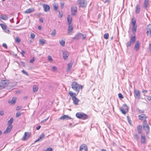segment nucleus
Segmentation results:
<instances>
[{
    "instance_id": "f8f14e48",
    "label": "nucleus",
    "mask_w": 151,
    "mask_h": 151,
    "mask_svg": "<svg viewBox=\"0 0 151 151\" xmlns=\"http://www.w3.org/2000/svg\"><path fill=\"white\" fill-rule=\"evenodd\" d=\"M146 33L148 36H151V25L149 24L147 26L146 28Z\"/></svg>"
},
{
    "instance_id": "aec40b11",
    "label": "nucleus",
    "mask_w": 151,
    "mask_h": 151,
    "mask_svg": "<svg viewBox=\"0 0 151 151\" xmlns=\"http://www.w3.org/2000/svg\"><path fill=\"white\" fill-rule=\"evenodd\" d=\"M72 118L68 116V115H65L63 116H61L60 118V119H63V120L71 119Z\"/></svg>"
},
{
    "instance_id": "8fccbe9b",
    "label": "nucleus",
    "mask_w": 151,
    "mask_h": 151,
    "mask_svg": "<svg viewBox=\"0 0 151 151\" xmlns=\"http://www.w3.org/2000/svg\"><path fill=\"white\" fill-rule=\"evenodd\" d=\"M22 72L24 74H26L27 76H28V73H27V72H26L25 70H23L22 71Z\"/></svg>"
},
{
    "instance_id": "a878e982",
    "label": "nucleus",
    "mask_w": 151,
    "mask_h": 151,
    "mask_svg": "<svg viewBox=\"0 0 151 151\" xmlns=\"http://www.w3.org/2000/svg\"><path fill=\"white\" fill-rule=\"evenodd\" d=\"M135 13L136 14H139L140 11V7L139 5L137 4L135 7Z\"/></svg>"
},
{
    "instance_id": "c9c22d12",
    "label": "nucleus",
    "mask_w": 151,
    "mask_h": 151,
    "mask_svg": "<svg viewBox=\"0 0 151 151\" xmlns=\"http://www.w3.org/2000/svg\"><path fill=\"white\" fill-rule=\"evenodd\" d=\"M8 18V17L6 15H4L3 16L1 15V19L4 20H6Z\"/></svg>"
},
{
    "instance_id": "e2e57ef3",
    "label": "nucleus",
    "mask_w": 151,
    "mask_h": 151,
    "mask_svg": "<svg viewBox=\"0 0 151 151\" xmlns=\"http://www.w3.org/2000/svg\"><path fill=\"white\" fill-rule=\"evenodd\" d=\"M39 20L40 22L42 23H43L44 22V20L42 18H40L39 19Z\"/></svg>"
},
{
    "instance_id": "7c9ffc66",
    "label": "nucleus",
    "mask_w": 151,
    "mask_h": 151,
    "mask_svg": "<svg viewBox=\"0 0 151 151\" xmlns=\"http://www.w3.org/2000/svg\"><path fill=\"white\" fill-rule=\"evenodd\" d=\"M134 93L135 95L137 96L138 98H139L140 96V92L138 90H134Z\"/></svg>"
},
{
    "instance_id": "680f3d73",
    "label": "nucleus",
    "mask_w": 151,
    "mask_h": 151,
    "mask_svg": "<svg viewBox=\"0 0 151 151\" xmlns=\"http://www.w3.org/2000/svg\"><path fill=\"white\" fill-rule=\"evenodd\" d=\"M40 127L41 126L40 125H38L36 127V129L37 130H38L40 129Z\"/></svg>"
},
{
    "instance_id": "c756f323",
    "label": "nucleus",
    "mask_w": 151,
    "mask_h": 151,
    "mask_svg": "<svg viewBox=\"0 0 151 151\" xmlns=\"http://www.w3.org/2000/svg\"><path fill=\"white\" fill-rule=\"evenodd\" d=\"M14 121V119L13 117H11L10 120L8 122L7 124L8 125H12V124L13 122Z\"/></svg>"
},
{
    "instance_id": "79ce46f5",
    "label": "nucleus",
    "mask_w": 151,
    "mask_h": 151,
    "mask_svg": "<svg viewBox=\"0 0 151 151\" xmlns=\"http://www.w3.org/2000/svg\"><path fill=\"white\" fill-rule=\"evenodd\" d=\"M22 114V113L21 112L19 111H18L17 112L16 116L17 117H19L20 116L21 114Z\"/></svg>"
},
{
    "instance_id": "864d4df0",
    "label": "nucleus",
    "mask_w": 151,
    "mask_h": 151,
    "mask_svg": "<svg viewBox=\"0 0 151 151\" xmlns=\"http://www.w3.org/2000/svg\"><path fill=\"white\" fill-rule=\"evenodd\" d=\"M35 60V59H34V58H33L30 60L29 62L30 63H32Z\"/></svg>"
},
{
    "instance_id": "603ef678",
    "label": "nucleus",
    "mask_w": 151,
    "mask_h": 151,
    "mask_svg": "<svg viewBox=\"0 0 151 151\" xmlns=\"http://www.w3.org/2000/svg\"><path fill=\"white\" fill-rule=\"evenodd\" d=\"M127 119L129 123L130 124L131 123V122L130 121V119L129 117L128 116H127Z\"/></svg>"
},
{
    "instance_id": "b1692460",
    "label": "nucleus",
    "mask_w": 151,
    "mask_h": 151,
    "mask_svg": "<svg viewBox=\"0 0 151 151\" xmlns=\"http://www.w3.org/2000/svg\"><path fill=\"white\" fill-rule=\"evenodd\" d=\"M45 136V135L44 133H42L40 136L35 141V142H36L38 141L42 140V139L44 138Z\"/></svg>"
},
{
    "instance_id": "09e8293b",
    "label": "nucleus",
    "mask_w": 151,
    "mask_h": 151,
    "mask_svg": "<svg viewBox=\"0 0 151 151\" xmlns=\"http://www.w3.org/2000/svg\"><path fill=\"white\" fill-rule=\"evenodd\" d=\"M138 111L140 113H144L145 112V111L144 110H141L139 109H137Z\"/></svg>"
},
{
    "instance_id": "4c0bfd02",
    "label": "nucleus",
    "mask_w": 151,
    "mask_h": 151,
    "mask_svg": "<svg viewBox=\"0 0 151 151\" xmlns=\"http://www.w3.org/2000/svg\"><path fill=\"white\" fill-rule=\"evenodd\" d=\"M0 25L3 29L4 30L6 29V28H7L6 26L3 24H0Z\"/></svg>"
},
{
    "instance_id": "dca6fc26",
    "label": "nucleus",
    "mask_w": 151,
    "mask_h": 151,
    "mask_svg": "<svg viewBox=\"0 0 151 151\" xmlns=\"http://www.w3.org/2000/svg\"><path fill=\"white\" fill-rule=\"evenodd\" d=\"M12 127L13 126L12 125H8L7 127L6 128V130L4 131V134H6L9 133L12 129Z\"/></svg>"
},
{
    "instance_id": "774afa93",
    "label": "nucleus",
    "mask_w": 151,
    "mask_h": 151,
    "mask_svg": "<svg viewBox=\"0 0 151 151\" xmlns=\"http://www.w3.org/2000/svg\"><path fill=\"white\" fill-rule=\"evenodd\" d=\"M21 109V108L20 106H17V107L16 109L17 110H20Z\"/></svg>"
},
{
    "instance_id": "e433bc0d",
    "label": "nucleus",
    "mask_w": 151,
    "mask_h": 151,
    "mask_svg": "<svg viewBox=\"0 0 151 151\" xmlns=\"http://www.w3.org/2000/svg\"><path fill=\"white\" fill-rule=\"evenodd\" d=\"M59 42L62 46H64L65 45V41L63 40H59Z\"/></svg>"
},
{
    "instance_id": "20e7f679",
    "label": "nucleus",
    "mask_w": 151,
    "mask_h": 151,
    "mask_svg": "<svg viewBox=\"0 0 151 151\" xmlns=\"http://www.w3.org/2000/svg\"><path fill=\"white\" fill-rule=\"evenodd\" d=\"M136 20L132 18V24L133 26V27L132 29V31L134 34L136 32L137 28V26L136 24Z\"/></svg>"
},
{
    "instance_id": "58836bf2",
    "label": "nucleus",
    "mask_w": 151,
    "mask_h": 151,
    "mask_svg": "<svg viewBox=\"0 0 151 151\" xmlns=\"http://www.w3.org/2000/svg\"><path fill=\"white\" fill-rule=\"evenodd\" d=\"M56 34V31L55 29H54L52 31V32L51 33V35L52 36L54 37L55 36Z\"/></svg>"
},
{
    "instance_id": "a18cd8bd",
    "label": "nucleus",
    "mask_w": 151,
    "mask_h": 151,
    "mask_svg": "<svg viewBox=\"0 0 151 151\" xmlns=\"http://www.w3.org/2000/svg\"><path fill=\"white\" fill-rule=\"evenodd\" d=\"M15 41L17 42H19L20 41V38L18 37H17L15 39Z\"/></svg>"
},
{
    "instance_id": "1a4fd4ad",
    "label": "nucleus",
    "mask_w": 151,
    "mask_h": 151,
    "mask_svg": "<svg viewBox=\"0 0 151 151\" xmlns=\"http://www.w3.org/2000/svg\"><path fill=\"white\" fill-rule=\"evenodd\" d=\"M119 109L123 114H125L126 113V111L128 110V108L127 105L124 104L123 105L122 107L119 108Z\"/></svg>"
},
{
    "instance_id": "bf43d9fd",
    "label": "nucleus",
    "mask_w": 151,
    "mask_h": 151,
    "mask_svg": "<svg viewBox=\"0 0 151 151\" xmlns=\"http://www.w3.org/2000/svg\"><path fill=\"white\" fill-rule=\"evenodd\" d=\"M52 70L53 71H55L57 70V68L55 66H53L52 68Z\"/></svg>"
},
{
    "instance_id": "4be33fe9",
    "label": "nucleus",
    "mask_w": 151,
    "mask_h": 151,
    "mask_svg": "<svg viewBox=\"0 0 151 151\" xmlns=\"http://www.w3.org/2000/svg\"><path fill=\"white\" fill-rule=\"evenodd\" d=\"M35 11L34 8H29L24 12L25 14H29Z\"/></svg>"
},
{
    "instance_id": "6e6d98bb",
    "label": "nucleus",
    "mask_w": 151,
    "mask_h": 151,
    "mask_svg": "<svg viewBox=\"0 0 151 151\" xmlns=\"http://www.w3.org/2000/svg\"><path fill=\"white\" fill-rule=\"evenodd\" d=\"M147 99L149 100L150 101L151 100V96H146Z\"/></svg>"
},
{
    "instance_id": "cd10ccee",
    "label": "nucleus",
    "mask_w": 151,
    "mask_h": 151,
    "mask_svg": "<svg viewBox=\"0 0 151 151\" xmlns=\"http://www.w3.org/2000/svg\"><path fill=\"white\" fill-rule=\"evenodd\" d=\"M46 42V40L43 39H40L39 40V44L42 45H44Z\"/></svg>"
},
{
    "instance_id": "393cba45",
    "label": "nucleus",
    "mask_w": 151,
    "mask_h": 151,
    "mask_svg": "<svg viewBox=\"0 0 151 151\" xmlns=\"http://www.w3.org/2000/svg\"><path fill=\"white\" fill-rule=\"evenodd\" d=\"M130 40L132 43H134L136 40V37L135 34H134V36L131 35V36Z\"/></svg>"
},
{
    "instance_id": "72a5a7b5",
    "label": "nucleus",
    "mask_w": 151,
    "mask_h": 151,
    "mask_svg": "<svg viewBox=\"0 0 151 151\" xmlns=\"http://www.w3.org/2000/svg\"><path fill=\"white\" fill-rule=\"evenodd\" d=\"M53 9L54 10L56 11L58 9V4L56 3H54L53 4Z\"/></svg>"
},
{
    "instance_id": "3c124183",
    "label": "nucleus",
    "mask_w": 151,
    "mask_h": 151,
    "mask_svg": "<svg viewBox=\"0 0 151 151\" xmlns=\"http://www.w3.org/2000/svg\"><path fill=\"white\" fill-rule=\"evenodd\" d=\"M52 149L51 148H47L45 151H52Z\"/></svg>"
},
{
    "instance_id": "f257e3e1",
    "label": "nucleus",
    "mask_w": 151,
    "mask_h": 151,
    "mask_svg": "<svg viewBox=\"0 0 151 151\" xmlns=\"http://www.w3.org/2000/svg\"><path fill=\"white\" fill-rule=\"evenodd\" d=\"M71 86L72 89L76 92L77 94L79 92L80 89L82 90L83 88V86L80 85L76 81L73 82L71 84Z\"/></svg>"
},
{
    "instance_id": "a211bd4d",
    "label": "nucleus",
    "mask_w": 151,
    "mask_h": 151,
    "mask_svg": "<svg viewBox=\"0 0 151 151\" xmlns=\"http://www.w3.org/2000/svg\"><path fill=\"white\" fill-rule=\"evenodd\" d=\"M140 47V42L139 41H137L134 46V49L136 51H138Z\"/></svg>"
},
{
    "instance_id": "de8ad7c7",
    "label": "nucleus",
    "mask_w": 151,
    "mask_h": 151,
    "mask_svg": "<svg viewBox=\"0 0 151 151\" xmlns=\"http://www.w3.org/2000/svg\"><path fill=\"white\" fill-rule=\"evenodd\" d=\"M5 32L9 34L10 32V31L9 29H7V28H6V29L4 30Z\"/></svg>"
},
{
    "instance_id": "052dcab7",
    "label": "nucleus",
    "mask_w": 151,
    "mask_h": 151,
    "mask_svg": "<svg viewBox=\"0 0 151 151\" xmlns=\"http://www.w3.org/2000/svg\"><path fill=\"white\" fill-rule=\"evenodd\" d=\"M4 114V111H0V115L1 116H3Z\"/></svg>"
},
{
    "instance_id": "f704fd0d",
    "label": "nucleus",
    "mask_w": 151,
    "mask_h": 151,
    "mask_svg": "<svg viewBox=\"0 0 151 151\" xmlns=\"http://www.w3.org/2000/svg\"><path fill=\"white\" fill-rule=\"evenodd\" d=\"M38 89V87L36 85H34L33 87V91L34 92H36Z\"/></svg>"
},
{
    "instance_id": "a19ab883",
    "label": "nucleus",
    "mask_w": 151,
    "mask_h": 151,
    "mask_svg": "<svg viewBox=\"0 0 151 151\" xmlns=\"http://www.w3.org/2000/svg\"><path fill=\"white\" fill-rule=\"evenodd\" d=\"M109 34L108 33H105L104 36V38L106 39H107L108 38Z\"/></svg>"
},
{
    "instance_id": "9b49d317",
    "label": "nucleus",
    "mask_w": 151,
    "mask_h": 151,
    "mask_svg": "<svg viewBox=\"0 0 151 151\" xmlns=\"http://www.w3.org/2000/svg\"><path fill=\"white\" fill-rule=\"evenodd\" d=\"M138 117L140 120H144L143 123L147 122V121L146 120V116L145 114H142L140 115H139L138 116Z\"/></svg>"
},
{
    "instance_id": "c03bdc74",
    "label": "nucleus",
    "mask_w": 151,
    "mask_h": 151,
    "mask_svg": "<svg viewBox=\"0 0 151 151\" xmlns=\"http://www.w3.org/2000/svg\"><path fill=\"white\" fill-rule=\"evenodd\" d=\"M118 97L120 99H123L124 98L123 96L122 95V93H119L118 94Z\"/></svg>"
},
{
    "instance_id": "2f4dec72",
    "label": "nucleus",
    "mask_w": 151,
    "mask_h": 151,
    "mask_svg": "<svg viewBox=\"0 0 151 151\" xmlns=\"http://www.w3.org/2000/svg\"><path fill=\"white\" fill-rule=\"evenodd\" d=\"M149 0H145L144 4V6L146 9L148 7V5Z\"/></svg>"
},
{
    "instance_id": "2eb2a0df",
    "label": "nucleus",
    "mask_w": 151,
    "mask_h": 151,
    "mask_svg": "<svg viewBox=\"0 0 151 151\" xmlns=\"http://www.w3.org/2000/svg\"><path fill=\"white\" fill-rule=\"evenodd\" d=\"M80 151H88L87 146L85 144H83L80 147Z\"/></svg>"
},
{
    "instance_id": "ea45409f",
    "label": "nucleus",
    "mask_w": 151,
    "mask_h": 151,
    "mask_svg": "<svg viewBox=\"0 0 151 151\" xmlns=\"http://www.w3.org/2000/svg\"><path fill=\"white\" fill-rule=\"evenodd\" d=\"M132 43V42L130 41H128L126 44L127 47H130L131 46Z\"/></svg>"
},
{
    "instance_id": "49530a36",
    "label": "nucleus",
    "mask_w": 151,
    "mask_h": 151,
    "mask_svg": "<svg viewBox=\"0 0 151 151\" xmlns=\"http://www.w3.org/2000/svg\"><path fill=\"white\" fill-rule=\"evenodd\" d=\"M35 34H33V33H31L30 34V38L32 39H34L35 37Z\"/></svg>"
},
{
    "instance_id": "13d9d810",
    "label": "nucleus",
    "mask_w": 151,
    "mask_h": 151,
    "mask_svg": "<svg viewBox=\"0 0 151 151\" xmlns=\"http://www.w3.org/2000/svg\"><path fill=\"white\" fill-rule=\"evenodd\" d=\"M64 3H60V6L61 9L63 8L64 6Z\"/></svg>"
},
{
    "instance_id": "37998d69",
    "label": "nucleus",
    "mask_w": 151,
    "mask_h": 151,
    "mask_svg": "<svg viewBox=\"0 0 151 151\" xmlns=\"http://www.w3.org/2000/svg\"><path fill=\"white\" fill-rule=\"evenodd\" d=\"M134 137V138L136 139L137 140L138 139L139 137L138 135V134H135L133 135Z\"/></svg>"
},
{
    "instance_id": "4468645a",
    "label": "nucleus",
    "mask_w": 151,
    "mask_h": 151,
    "mask_svg": "<svg viewBox=\"0 0 151 151\" xmlns=\"http://www.w3.org/2000/svg\"><path fill=\"white\" fill-rule=\"evenodd\" d=\"M73 25L68 24V33L69 35H71V33L73 30Z\"/></svg>"
},
{
    "instance_id": "69168bd1",
    "label": "nucleus",
    "mask_w": 151,
    "mask_h": 151,
    "mask_svg": "<svg viewBox=\"0 0 151 151\" xmlns=\"http://www.w3.org/2000/svg\"><path fill=\"white\" fill-rule=\"evenodd\" d=\"M21 54H22V55L23 56H24V54L25 53V51L23 50H22V52H21Z\"/></svg>"
},
{
    "instance_id": "39448f33",
    "label": "nucleus",
    "mask_w": 151,
    "mask_h": 151,
    "mask_svg": "<svg viewBox=\"0 0 151 151\" xmlns=\"http://www.w3.org/2000/svg\"><path fill=\"white\" fill-rule=\"evenodd\" d=\"M77 2L80 7H85L87 5V3L86 0H78Z\"/></svg>"
},
{
    "instance_id": "0eeeda50",
    "label": "nucleus",
    "mask_w": 151,
    "mask_h": 151,
    "mask_svg": "<svg viewBox=\"0 0 151 151\" xmlns=\"http://www.w3.org/2000/svg\"><path fill=\"white\" fill-rule=\"evenodd\" d=\"M8 85V81L6 80H1L0 82V89L5 88Z\"/></svg>"
},
{
    "instance_id": "0e129e2a",
    "label": "nucleus",
    "mask_w": 151,
    "mask_h": 151,
    "mask_svg": "<svg viewBox=\"0 0 151 151\" xmlns=\"http://www.w3.org/2000/svg\"><path fill=\"white\" fill-rule=\"evenodd\" d=\"M59 17L60 18L62 17L63 16V14H60V12H59Z\"/></svg>"
},
{
    "instance_id": "f3484780",
    "label": "nucleus",
    "mask_w": 151,
    "mask_h": 151,
    "mask_svg": "<svg viewBox=\"0 0 151 151\" xmlns=\"http://www.w3.org/2000/svg\"><path fill=\"white\" fill-rule=\"evenodd\" d=\"M63 58L64 60H66L69 55L68 52L65 51L63 52Z\"/></svg>"
},
{
    "instance_id": "473e14b6",
    "label": "nucleus",
    "mask_w": 151,
    "mask_h": 151,
    "mask_svg": "<svg viewBox=\"0 0 151 151\" xmlns=\"http://www.w3.org/2000/svg\"><path fill=\"white\" fill-rule=\"evenodd\" d=\"M142 126L139 125L137 127V129L138 131V132L139 134H140L142 132Z\"/></svg>"
},
{
    "instance_id": "4d7b16f0",
    "label": "nucleus",
    "mask_w": 151,
    "mask_h": 151,
    "mask_svg": "<svg viewBox=\"0 0 151 151\" xmlns=\"http://www.w3.org/2000/svg\"><path fill=\"white\" fill-rule=\"evenodd\" d=\"M3 46L5 48H6V49L7 48V46L6 44L5 43H4L3 44Z\"/></svg>"
},
{
    "instance_id": "6e6552de",
    "label": "nucleus",
    "mask_w": 151,
    "mask_h": 151,
    "mask_svg": "<svg viewBox=\"0 0 151 151\" xmlns=\"http://www.w3.org/2000/svg\"><path fill=\"white\" fill-rule=\"evenodd\" d=\"M142 126L143 129H145L146 134L149 133L150 132V127L147 122L143 123Z\"/></svg>"
},
{
    "instance_id": "bb28decb",
    "label": "nucleus",
    "mask_w": 151,
    "mask_h": 151,
    "mask_svg": "<svg viewBox=\"0 0 151 151\" xmlns=\"http://www.w3.org/2000/svg\"><path fill=\"white\" fill-rule=\"evenodd\" d=\"M67 20L68 24H71L72 18L70 15H68L67 17Z\"/></svg>"
},
{
    "instance_id": "338daca9",
    "label": "nucleus",
    "mask_w": 151,
    "mask_h": 151,
    "mask_svg": "<svg viewBox=\"0 0 151 151\" xmlns=\"http://www.w3.org/2000/svg\"><path fill=\"white\" fill-rule=\"evenodd\" d=\"M20 63L24 67L25 66V64L23 62H21Z\"/></svg>"
},
{
    "instance_id": "6ab92c4d",
    "label": "nucleus",
    "mask_w": 151,
    "mask_h": 151,
    "mask_svg": "<svg viewBox=\"0 0 151 151\" xmlns=\"http://www.w3.org/2000/svg\"><path fill=\"white\" fill-rule=\"evenodd\" d=\"M141 142L142 143L145 144L146 142V137L144 134H142L141 135Z\"/></svg>"
},
{
    "instance_id": "9d476101",
    "label": "nucleus",
    "mask_w": 151,
    "mask_h": 151,
    "mask_svg": "<svg viewBox=\"0 0 151 151\" xmlns=\"http://www.w3.org/2000/svg\"><path fill=\"white\" fill-rule=\"evenodd\" d=\"M31 136V133L29 132H25L24 135L22 138L23 141H25Z\"/></svg>"
},
{
    "instance_id": "ddd939ff",
    "label": "nucleus",
    "mask_w": 151,
    "mask_h": 151,
    "mask_svg": "<svg viewBox=\"0 0 151 151\" xmlns=\"http://www.w3.org/2000/svg\"><path fill=\"white\" fill-rule=\"evenodd\" d=\"M77 8L76 7H72L71 8V14L72 15H76L77 12Z\"/></svg>"
},
{
    "instance_id": "5fc2aeb1",
    "label": "nucleus",
    "mask_w": 151,
    "mask_h": 151,
    "mask_svg": "<svg viewBox=\"0 0 151 151\" xmlns=\"http://www.w3.org/2000/svg\"><path fill=\"white\" fill-rule=\"evenodd\" d=\"M48 59L49 61H52V57L50 56H48Z\"/></svg>"
},
{
    "instance_id": "5701e85b",
    "label": "nucleus",
    "mask_w": 151,
    "mask_h": 151,
    "mask_svg": "<svg viewBox=\"0 0 151 151\" xmlns=\"http://www.w3.org/2000/svg\"><path fill=\"white\" fill-rule=\"evenodd\" d=\"M17 101V99L15 97H13L11 100H9L8 102L9 103L12 104H14Z\"/></svg>"
},
{
    "instance_id": "423d86ee",
    "label": "nucleus",
    "mask_w": 151,
    "mask_h": 151,
    "mask_svg": "<svg viewBox=\"0 0 151 151\" xmlns=\"http://www.w3.org/2000/svg\"><path fill=\"white\" fill-rule=\"evenodd\" d=\"M82 37H83L82 39L84 40L86 38V35L85 34L79 33L77 34L76 36L73 38V39L78 40L80 39Z\"/></svg>"
},
{
    "instance_id": "7ed1b4c3",
    "label": "nucleus",
    "mask_w": 151,
    "mask_h": 151,
    "mask_svg": "<svg viewBox=\"0 0 151 151\" xmlns=\"http://www.w3.org/2000/svg\"><path fill=\"white\" fill-rule=\"evenodd\" d=\"M76 116L78 118L83 119H86L88 118L87 115L83 113L78 112L76 113Z\"/></svg>"
},
{
    "instance_id": "412c9836",
    "label": "nucleus",
    "mask_w": 151,
    "mask_h": 151,
    "mask_svg": "<svg viewBox=\"0 0 151 151\" xmlns=\"http://www.w3.org/2000/svg\"><path fill=\"white\" fill-rule=\"evenodd\" d=\"M44 11L45 12L48 11L50 9V7L47 4H44L43 5Z\"/></svg>"
},
{
    "instance_id": "f03ea898",
    "label": "nucleus",
    "mask_w": 151,
    "mask_h": 151,
    "mask_svg": "<svg viewBox=\"0 0 151 151\" xmlns=\"http://www.w3.org/2000/svg\"><path fill=\"white\" fill-rule=\"evenodd\" d=\"M69 94L72 97V100L73 101V103L76 105H78L79 100L76 97V93H73L72 91H70L69 92Z\"/></svg>"
},
{
    "instance_id": "c85d7f7f",
    "label": "nucleus",
    "mask_w": 151,
    "mask_h": 151,
    "mask_svg": "<svg viewBox=\"0 0 151 151\" xmlns=\"http://www.w3.org/2000/svg\"><path fill=\"white\" fill-rule=\"evenodd\" d=\"M73 63L70 62L68 64V68H67V71L69 72L71 68Z\"/></svg>"
}]
</instances>
